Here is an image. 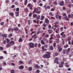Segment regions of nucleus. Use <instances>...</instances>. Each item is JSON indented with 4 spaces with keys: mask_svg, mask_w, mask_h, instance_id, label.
<instances>
[{
    "mask_svg": "<svg viewBox=\"0 0 73 73\" xmlns=\"http://www.w3.org/2000/svg\"><path fill=\"white\" fill-rule=\"evenodd\" d=\"M45 53L47 54H45L42 56V57L44 58H50V53L49 52H46Z\"/></svg>",
    "mask_w": 73,
    "mask_h": 73,
    "instance_id": "nucleus-1",
    "label": "nucleus"
},
{
    "mask_svg": "<svg viewBox=\"0 0 73 73\" xmlns=\"http://www.w3.org/2000/svg\"><path fill=\"white\" fill-rule=\"evenodd\" d=\"M34 11L37 14H40L41 13V9H40V7H38L36 9H35L34 10Z\"/></svg>",
    "mask_w": 73,
    "mask_h": 73,
    "instance_id": "nucleus-2",
    "label": "nucleus"
},
{
    "mask_svg": "<svg viewBox=\"0 0 73 73\" xmlns=\"http://www.w3.org/2000/svg\"><path fill=\"white\" fill-rule=\"evenodd\" d=\"M27 6L28 8H29L30 10H32V9H33V6H32V5L31 3H29Z\"/></svg>",
    "mask_w": 73,
    "mask_h": 73,
    "instance_id": "nucleus-3",
    "label": "nucleus"
},
{
    "mask_svg": "<svg viewBox=\"0 0 73 73\" xmlns=\"http://www.w3.org/2000/svg\"><path fill=\"white\" fill-rule=\"evenodd\" d=\"M31 37L33 38H35V39H36L37 38V36L36 35V34L35 33L34 35L32 36Z\"/></svg>",
    "mask_w": 73,
    "mask_h": 73,
    "instance_id": "nucleus-4",
    "label": "nucleus"
},
{
    "mask_svg": "<svg viewBox=\"0 0 73 73\" xmlns=\"http://www.w3.org/2000/svg\"><path fill=\"white\" fill-rule=\"evenodd\" d=\"M29 46L30 48H34V43L33 42L30 43L29 44Z\"/></svg>",
    "mask_w": 73,
    "mask_h": 73,
    "instance_id": "nucleus-5",
    "label": "nucleus"
},
{
    "mask_svg": "<svg viewBox=\"0 0 73 73\" xmlns=\"http://www.w3.org/2000/svg\"><path fill=\"white\" fill-rule=\"evenodd\" d=\"M64 2L62 1L60 2L59 3V5L60 6H64Z\"/></svg>",
    "mask_w": 73,
    "mask_h": 73,
    "instance_id": "nucleus-6",
    "label": "nucleus"
},
{
    "mask_svg": "<svg viewBox=\"0 0 73 73\" xmlns=\"http://www.w3.org/2000/svg\"><path fill=\"white\" fill-rule=\"evenodd\" d=\"M58 49H59V52H61L62 49V48L61 47V46H59L58 48Z\"/></svg>",
    "mask_w": 73,
    "mask_h": 73,
    "instance_id": "nucleus-7",
    "label": "nucleus"
},
{
    "mask_svg": "<svg viewBox=\"0 0 73 73\" xmlns=\"http://www.w3.org/2000/svg\"><path fill=\"white\" fill-rule=\"evenodd\" d=\"M68 17L69 18L71 19V18H73V14H69L68 15Z\"/></svg>",
    "mask_w": 73,
    "mask_h": 73,
    "instance_id": "nucleus-8",
    "label": "nucleus"
},
{
    "mask_svg": "<svg viewBox=\"0 0 73 73\" xmlns=\"http://www.w3.org/2000/svg\"><path fill=\"white\" fill-rule=\"evenodd\" d=\"M55 17L56 19H58L59 17V19H61V16L60 15L59 16V15H55Z\"/></svg>",
    "mask_w": 73,
    "mask_h": 73,
    "instance_id": "nucleus-9",
    "label": "nucleus"
},
{
    "mask_svg": "<svg viewBox=\"0 0 73 73\" xmlns=\"http://www.w3.org/2000/svg\"><path fill=\"white\" fill-rule=\"evenodd\" d=\"M42 51H43V52H44V51H46V50H47V49L46 48H45L44 46H42Z\"/></svg>",
    "mask_w": 73,
    "mask_h": 73,
    "instance_id": "nucleus-10",
    "label": "nucleus"
},
{
    "mask_svg": "<svg viewBox=\"0 0 73 73\" xmlns=\"http://www.w3.org/2000/svg\"><path fill=\"white\" fill-rule=\"evenodd\" d=\"M9 43L10 44L11 46L13 45H14V44H15V42H14V41H11Z\"/></svg>",
    "mask_w": 73,
    "mask_h": 73,
    "instance_id": "nucleus-11",
    "label": "nucleus"
},
{
    "mask_svg": "<svg viewBox=\"0 0 73 73\" xmlns=\"http://www.w3.org/2000/svg\"><path fill=\"white\" fill-rule=\"evenodd\" d=\"M11 45L10 44V43H9L7 44L6 46V47L7 48H9V47H10L11 46Z\"/></svg>",
    "mask_w": 73,
    "mask_h": 73,
    "instance_id": "nucleus-12",
    "label": "nucleus"
},
{
    "mask_svg": "<svg viewBox=\"0 0 73 73\" xmlns=\"http://www.w3.org/2000/svg\"><path fill=\"white\" fill-rule=\"evenodd\" d=\"M24 66L23 65H21L19 67V69H24Z\"/></svg>",
    "mask_w": 73,
    "mask_h": 73,
    "instance_id": "nucleus-13",
    "label": "nucleus"
},
{
    "mask_svg": "<svg viewBox=\"0 0 73 73\" xmlns=\"http://www.w3.org/2000/svg\"><path fill=\"white\" fill-rule=\"evenodd\" d=\"M18 41L19 42H23V38H20L19 39Z\"/></svg>",
    "mask_w": 73,
    "mask_h": 73,
    "instance_id": "nucleus-14",
    "label": "nucleus"
},
{
    "mask_svg": "<svg viewBox=\"0 0 73 73\" xmlns=\"http://www.w3.org/2000/svg\"><path fill=\"white\" fill-rule=\"evenodd\" d=\"M45 23L46 24H49V21L48 19H46L45 20Z\"/></svg>",
    "mask_w": 73,
    "mask_h": 73,
    "instance_id": "nucleus-15",
    "label": "nucleus"
},
{
    "mask_svg": "<svg viewBox=\"0 0 73 73\" xmlns=\"http://www.w3.org/2000/svg\"><path fill=\"white\" fill-rule=\"evenodd\" d=\"M40 43H41V44L43 45H45V43L44 42V41L43 40H42L40 41Z\"/></svg>",
    "mask_w": 73,
    "mask_h": 73,
    "instance_id": "nucleus-16",
    "label": "nucleus"
},
{
    "mask_svg": "<svg viewBox=\"0 0 73 73\" xmlns=\"http://www.w3.org/2000/svg\"><path fill=\"white\" fill-rule=\"evenodd\" d=\"M9 15H10V16H14V13H9Z\"/></svg>",
    "mask_w": 73,
    "mask_h": 73,
    "instance_id": "nucleus-17",
    "label": "nucleus"
},
{
    "mask_svg": "<svg viewBox=\"0 0 73 73\" xmlns=\"http://www.w3.org/2000/svg\"><path fill=\"white\" fill-rule=\"evenodd\" d=\"M52 30H48V34H50V33H52Z\"/></svg>",
    "mask_w": 73,
    "mask_h": 73,
    "instance_id": "nucleus-18",
    "label": "nucleus"
},
{
    "mask_svg": "<svg viewBox=\"0 0 73 73\" xmlns=\"http://www.w3.org/2000/svg\"><path fill=\"white\" fill-rule=\"evenodd\" d=\"M19 28L17 27H16L15 29H14V31H15L16 32H17L19 31Z\"/></svg>",
    "mask_w": 73,
    "mask_h": 73,
    "instance_id": "nucleus-19",
    "label": "nucleus"
},
{
    "mask_svg": "<svg viewBox=\"0 0 73 73\" xmlns=\"http://www.w3.org/2000/svg\"><path fill=\"white\" fill-rule=\"evenodd\" d=\"M27 3H28V0H26L25 1L24 5H25V6H26Z\"/></svg>",
    "mask_w": 73,
    "mask_h": 73,
    "instance_id": "nucleus-20",
    "label": "nucleus"
},
{
    "mask_svg": "<svg viewBox=\"0 0 73 73\" xmlns=\"http://www.w3.org/2000/svg\"><path fill=\"white\" fill-rule=\"evenodd\" d=\"M33 69V68H32V67H30L29 68L28 70L29 71H31V70H32Z\"/></svg>",
    "mask_w": 73,
    "mask_h": 73,
    "instance_id": "nucleus-21",
    "label": "nucleus"
},
{
    "mask_svg": "<svg viewBox=\"0 0 73 73\" xmlns=\"http://www.w3.org/2000/svg\"><path fill=\"white\" fill-rule=\"evenodd\" d=\"M0 25L1 26H4V22H1L0 23Z\"/></svg>",
    "mask_w": 73,
    "mask_h": 73,
    "instance_id": "nucleus-22",
    "label": "nucleus"
},
{
    "mask_svg": "<svg viewBox=\"0 0 73 73\" xmlns=\"http://www.w3.org/2000/svg\"><path fill=\"white\" fill-rule=\"evenodd\" d=\"M2 37H3L4 38H5L7 37V35L6 34H4V35L3 34L2 35Z\"/></svg>",
    "mask_w": 73,
    "mask_h": 73,
    "instance_id": "nucleus-23",
    "label": "nucleus"
},
{
    "mask_svg": "<svg viewBox=\"0 0 73 73\" xmlns=\"http://www.w3.org/2000/svg\"><path fill=\"white\" fill-rule=\"evenodd\" d=\"M19 11H17L15 12V15L17 17L19 16Z\"/></svg>",
    "mask_w": 73,
    "mask_h": 73,
    "instance_id": "nucleus-24",
    "label": "nucleus"
},
{
    "mask_svg": "<svg viewBox=\"0 0 73 73\" xmlns=\"http://www.w3.org/2000/svg\"><path fill=\"white\" fill-rule=\"evenodd\" d=\"M32 60L31 59L28 62V64H32Z\"/></svg>",
    "mask_w": 73,
    "mask_h": 73,
    "instance_id": "nucleus-25",
    "label": "nucleus"
},
{
    "mask_svg": "<svg viewBox=\"0 0 73 73\" xmlns=\"http://www.w3.org/2000/svg\"><path fill=\"white\" fill-rule=\"evenodd\" d=\"M6 40L7 41V43H9V42H10V40H9V39L7 38Z\"/></svg>",
    "mask_w": 73,
    "mask_h": 73,
    "instance_id": "nucleus-26",
    "label": "nucleus"
},
{
    "mask_svg": "<svg viewBox=\"0 0 73 73\" xmlns=\"http://www.w3.org/2000/svg\"><path fill=\"white\" fill-rule=\"evenodd\" d=\"M35 68L36 69H39V66H38V65L36 64L35 66Z\"/></svg>",
    "mask_w": 73,
    "mask_h": 73,
    "instance_id": "nucleus-27",
    "label": "nucleus"
},
{
    "mask_svg": "<svg viewBox=\"0 0 73 73\" xmlns=\"http://www.w3.org/2000/svg\"><path fill=\"white\" fill-rule=\"evenodd\" d=\"M42 40H43V41H46V40H47V38H46L44 37H43L42 38Z\"/></svg>",
    "mask_w": 73,
    "mask_h": 73,
    "instance_id": "nucleus-28",
    "label": "nucleus"
},
{
    "mask_svg": "<svg viewBox=\"0 0 73 73\" xmlns=\"http://www.w3.org/2000/svg\"><path fill=\"white\" fill-rule=\"evenodd\" d=\"M50 50H53V46H51L50 47Z\"/></svg>",
    "mask_w": 73,
    "mask_h": 73,
    "instance_id": "nucleus-29",
    "label": "nucleus"
},
{
    "mask_svg": "<svg viewBox=\"0 0 73 73\" xmlns=\"http://www.w3.org/2000/svg\"><path fill=\"white\" fill-rule=\"evenodd\" d=\"M25 31V33L26 34H28V30L27 29L25 28H24Z\"/></svg>",
    "mask_w": 73,
    "mask_h": 73,
    "instance_id": "nucleus-30",
    "label": "nucleus"
},
{
    "mask_svg": "<svg viewBox=\"0 0 73 73\" xmlns=\"http://www.w3.org/2000/svg\"><path fill=\"white\" fill-rule=\"evenodd\" d=\"M10 72L11 73H15V70H10Z\"/></svg>",
    "mask_w": 73,
    "mask_h": 73,
    "instance_id": "nucleus-31",
    "label": "nucleus"
},
{
    "mask_svg": "<svg viewBox=\"0 0 73 73\" xmlns=\"http://www.w3.org/2000/svg\"><path fill=\"white\" fill-rule=\"evenodd\" d=\"M62 36V38H65V37H66V35L65 34H64Z\"/></svg>",
    "mask_w": 73,
    "mask_h": 73,
    "instance_id": "nucleus-32",
    "label": "nucleus"
},
{
    "mask_svg": "<svg viewBox=\"0 0 73 73\" xmlns=\"http://www.w3.org/2000/svg\"><path fill=\"white\" fill-rule=\"evenodd\" d=\"M63 27H61L60 29V32H62V31H63Z\"/></svg>",
    "mask_w": 73,
    "mask_h": 73,
    "instance_id": "nucleus-33",
    "label": "nucleus"
},
{
    "mask_svg": "<svg viewBox=\"0 0 73 73\" xmlns=\"http://www.w3.org/2000/svg\"><path fill=\"white\" fill-rule=\"evenodd\" d=\"M56 36L58 39L60 38V35L58 34L57 35H56Z\"/></svg>",
    "mask_w": 73,
    "mask_h": 73,
    "instance_id": "nucleus-34",
    "label": "nucleus"
},
{
    "mask_svg": "<svg viewBox=\"0 0 73 73\" xmlns=\"http://www.w3.org/2000/svg\"><path fill=\"white\" fill-rule=\"evenodd\" d=\"M64 66H63V65L61 64H60L59 65V68H62V67H63Z\"/></svg>",
    "mask_w": 73,
    "mask_h": 73,
    "instance_id": "nucleus-35",
    "label": "nucleus"
},
{
    "mask_svg": "<svg viewBox=\"0 0 73 73\" xmlns=\"http://www.w3.org/2000/svg\"><path fill=\"white\" fill-rule=\"evenodd\" d=\"M59 32V29H58L56 30L55 31V32L56 33H58Z\"/></svg>",
    "mask_w": 73,
    "mask_h": 73,
    "instance_id": "nucleus-36",
    "label": "nucleus"
},
{
    "mask_svg": "<svg viewBox=\"0 0 73 73\" xmlns=\"http://www.w3.org/2000/svg\"><path fill=\"white\" fill-rule=\"evenodd\" d=\"M42 25L43 27H46V25L45 23H43Z\"/></svg>",
    "mask_w": 73,
    "mask_h": 73,
    "instance_id": "nucleus-37",
    "label": "nucleus"
},
{
    "mask_svg": "<svg viewBox=\"0 0 73 73\" xmlns=\"http://www.w3.org/2000/svg\"><path fill=\"white\" fill-rule=\"evenodd\" d=\"M54 27L55 28H58L59 27V25H54Z\"/></svg>",
    "mask_w": 73,
    "mask_h": 73,
    "instance_id": "nucleus-38",
    "label": "nucleus"
},
{
    "mask_svg": "<svg viewBox=\"0 0 73 73\" xmlns=\"http://www.w3.org/2000/svg\"><path fill=\"white\" fill-rule=\"evenodd\" d=\"M54 5H57V2L55 1L54 2Z\"/></svg>",
    "mask_w": 73,
    "mask_h": 73,
    "instance_id": "nucleus-39",
    "label": "nucleus"
},
{
    "mask_svg": "<svg viewBox=\"0 0 73 73\" xmlns=\"http://www.w3.org/2000/svg\"><path fill=\"white\" fill-rule=\"evenodd\" d=\"M19 62L20 64H23V61H21V60H20Z\"/></svg>",
    "mask_w": 73,
    "mask_h": 73,
    "instance_id": "nucleus-40",
    "label": "nucleus"
},
{
    "mask_svg": "<svg viewBox=\"0 0 73 73\" xmlns=\"http://www.w3.org/2000/svg\"><path fill=\"white\" fill-rule=\"evenodd\" d=\"M69 46V45H68V44H66L65 46H64V47L65 48H68Z\"/></svg>",
    "mask_w": 73,
    "mask_h": 73,
    "instance_id": "nucleus-41",
    "label": "nucleus"
},
{
    "mask_svg": "<svg viewBox=\"0 0 73 73\" xmlns=\"http://www.w3.org/2000/svg\"><path fill=\"white\" fill-rule=\"evenodd\" d=\"M33 17H37V15L36 14H33Z\"/></svg>",
    "mask_w": 73,
    "mask_h": 73,
    "instance_id": "nucleus-42",
    "label": "nucleus"
},
{
    "mask_svg": "<svg viewBox=\"0 0 73 73\" xmlns=\"http://www.w3.org/2000/svg\"><path fill=\"white\" fill-rule=\"evenodd\" d=\"M45 37L46 38H48V37H49V35L48 34H46L45 36Z\"/></svg>",
    "mask_w": 73,
    "mask_h": 73,
    "instance_id": "nucleus-43",
    "label": "nucleus"
},
{
    "mask_svg": "<svg viewBox=\"0 0 73 73\" xmlns=\"http://www.w3.org/2000/svg\"><path fill=\"white\" fill-rule=\"evenodd\" d=\"M68 7L69 8H70V7H73V5L72 4H69L68 5Z\"/></svg>",
    "mask_w": 73,
    "mask_h": 73,
    "instance_id": "nucleus-44",
    "label": "nucleus"
},
{
    "mask_svg": "<svg viewBox=\"0 0 73 73\" xmlns=\"http://www.w3.org/2000/svg\"><path fill=\"white\" fill-rule=\"evenodd\" d=\"M35 33V31H32L30 35H32V34H34Z\"/></svg>",
    "mask_w": 73,
    "mask_h": 73,
    "instance_id": "nucleus-45",
    "label": "nucleus"
},
{
    "mask_svg": "<svg viewBox=\"0 0 73 73\" xmlns=\"http://www.w3.org/2000/svg\"><path fill=\"white\" fill-rule=\"evenodd\" d=\"M29 10H28V8H26L25 9V12H28Z\"/></svg>",
    "mask_w": 73,
    "mask_h": 73,
    "instance_id": "nucleus-46",
    "label": "nucleus"
},
{
    "mask_svg": "<svg viewBox=\"0 0 73 73\" xmlns=\"http://www.w3.org/2000/svg\"><path fill=\"white\" fill-rule=\"evenodd\" d=\"M12 35H13V34H10L8 36L9 38H10V37H12Z\"/></svg>",
    "mask_w": 73,
    "mask_h": 73,
    "instance_id": "nucleus-47",
    "label": "nucleus"
},
{
    "mask_svg": "<svg viewBox=\"0 0 73 73\" xmlns=\"http://www.w3.org/2000/svg\"><path fill=\"white\" fill-rule=\"evenodd\" d=\"M49 15L50 16H53V13H51V12L49 13Z\"/></svg>",
    "mask_w": 73,
    "mask_h": 73,
    "instance_id": "nucleus-48",
    "label": "nucleus"
},
{
    "mask_svg": "<svg viewBox=\"0 0 73 73\" xmlns=\"http://www.w3.org/2000/svg\"><path fill=\"white\" fill-rule=\"evenodd\" d=\"M56 42H57V44H58V43H59V42H60V41H59V39H56Z\"/></svg>",
    "mask_w": 73,
    "mask_h": 73,
    "instance_id": "nucleus-49",
    "label": "nucleus"
},
{
    "mask_svg": "<svg viewBox=\"0 0 73 73\" xmlns=\"http://www.w3.org/2000/svg\"><path fill=\"white\" fill-rule=\"evenodd\" d=\"M45 33H44L42 34V37H44V36H45Z\"/></svg>",
    "mask_w": 73,
    "mask_h": 73,
    "instance_id": "nucleus-50",
    "label": "nucleus"
},
{
    "mask_svg": "<svg viewBox=\"0 0 73 73\" xmlns=\"http://www.w3.org/2000/svg\"><path fill=\"white\" fill-rule=\"evenodd\" d=\"M48 45H47V44H46L44 45V48H48Z\"/></svg>",
    "mask_w": 73,
    "mask_h": 73,
    "instance_id": "nucleus-51",
    "label": "nucleus"
},
{
    "mask_svg": "<svg viewBox=\"0 0 73 73\" xmlns=\"http://www.w3.org/2000/svg\"><path fill=\"white\" fill-rule=\"evenodd\" d=\"M65 64H66L65 65V66H66V67H67V68H68V67H69V66L67 64H68V63H66Z\"/></svg>",
    "mask_w": 73,
    "mask_h": 73,
    "instance_id": "nucleus-52",
    "label": "nucleus"
},
{
    "mask_svg": "<svg viewBox=\"0 0 73 73\" xmlns=\"http://www.w3.org/2000/svg\"><path fill=\"white\" fill-rule=\"evenodd\" d=\"M19 7H18L16 8V11H17V12H19Z\"/></svg>",
    "mask_w": 73,
    "mask_h": 73,
    "instance_id": "nucleus-53",
    "label": "nucleus"
},
{
    "mask_svg": "<svg viewBox=\"0 0 73 73\" xmlns=\"http://www.w3.org/2000/svg\"><path fill=\"white\" fill-rule=\"evenodd\" d=\"M44 8L45 9V10H47V7H46V5H44Z\"/></svg>",
    "mask_w": 73,
    "mask_h": 73,
    "instance_id": "nucleus-54",
    "label": "nucleus"
},
{
    "mask_svg": "<svg viewBox=\"0 0 73 73\" xmlns=\"http://www.w3.org/2000/svg\"><path fill=\"white\" fill-rule=\"evenodd\" d=\"M58 54L57 52H56L54 54V56H58Z\"/></svg>",
    "mask_w": 73,
    "mask_h": 73,
    "instance_id": "nucleus-55",
    "label": "nucleus"
},
{
    "mask_svg": "<svg viewBox=\"0 0 73 73\" xmlns=\"http://www.w3.org/2000/svg\"><path fill=\"white\" fill-rule=\"evenodd\" d=\"M4 58V57L3 56H0V60H2Z\"/></svg>",
    "mask_w": 73,
    "mask_h": 73,
    "instance_id": "nucleus-56",
    "label": "nucleus"
},
{
    "mask_svg": "<svg viewBox=\"0 0 73 73\" xmlns=\"http://www.w3.org/2000/svg\"><path fill=\"white\" fill-rule=\"evenodd\" d=\"M32 13H30L29 14V16H30V17H31V16H32Z\"/></svg>",
    "mask_w": 73,
    "mask_h": 73,
    "instance_id": "nucleus-57",
    "label": "nucleus"
},
{
    "mask_svg": "<svg viewBox=\"0 0 73 73\" xmlns=\"http://www.w3.org/2000/svg\"><path fill=\"white\" fill-rule=\"evenodd\" d=\"M56 42L54 43L53 44L54 47H55V46H56Z\"/></svg>",
    "mask_w": 73,
    "mask_h": 73,
    "instance_id": "nucleus-58",
    "label": "nucleus"
},
{
    "mask_svg": "<svg viewBox=\"0 0 73 73\" xmlns=\"http://www.w3.org/2000/svg\"><path fill=\"white\" fill-rule=\"evenodd\" d=\"M70 48H68L67 49V52H70Z\"/></svg>",
    "mask_w": 73,
    "mask_h": 73,
    "instance_id": "nucleus-59",
    "label": "nucleus"
},
{
    "mask_svg": "<svg viewBox=\"0 0 73 73\" xmlns=\"http://www.w3.org/2000/svg\"><path fill=\"white\" fill-rule=\"evenodd\" d=\"M54 24H59V22L58 21H56L55 23Z\"/></svg>",
    "mask_w": 73,
    "mask_h": 73,
    "instance_id": "nucleus-60",
    "label": "nucleus"
},
{
    "mask_svg": "<svg viewBox=\"0 0 73 73\" xmlns=\"http://www.w3.org/2000/svg\"><path fill=\"white\" fill-rule=\"evenodd\" d=\"M0 49L1 50H3V47L0 46Z\"/></svg>",
    "mask_w": 73,
    "mask_h": 73,
    "instance_id": "nucleus-61",
    "label": "nucleus"
},
{
    "mask_svg": "<svg viewBox=\"0 0 73 73\" xmlns=\"http://www.w3.org/2000/svg\"><path fill=\"white\" fill-rule=\"evenodd\" d=\"M38 45V44L37 43H36L35 44V45L34 46L35 47H37Z\"/></svg>",
    "mask_w": 73,
    "mask_h": 73,
    "instance_id": "nucleus-62",
    "label": "nucleus"
},
{
    "mask_svg": "<svg viewBox=\"0 0 73 73\" xmlns=\"http://www.w3.org/2000/svg\"><path fill=\"white\" fill-rule=\"evenodd\" d=\"M71 40V38H70V37H69L68 38L67 40H68V41H70V40Z\"/></svg>",
    "mask_w": 73,
    "mask_h": 73,
    "instance_id": "nucleus-63",
    "label": "nucleus"
},
{
    "mask_svg": "<svg viewBox=\"0 0 73 73\" xmlns=\"http://www.w3.org/2000/svg\"><path fill=\"white\" fill-rule=\"evenodd\" d=\"M54 8H52V9H51V11H54Z\"/></svg>",
    "mask_w": 73,
    "mask_h": 73,
    "instance_id": "nucleus-64",
    "label": "nucleus"
}]
</instances>
